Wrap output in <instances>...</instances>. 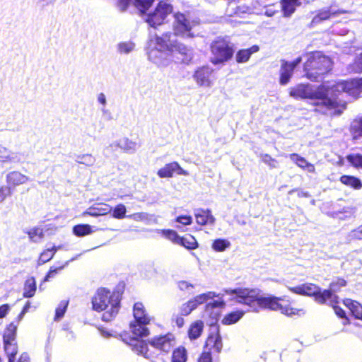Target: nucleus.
Returning <instances> with one entry per match:
<instances>
[{
	"mask_svg": "<svg viewBox=\"0 0 362 362\" xmlns=\"http://www.w3.org/2000/svg\"><path fill=\"white\" fill-rule=\"evenodd\" d=\"M199 24L191 19L188 14L180 11L173 13V33L165 32L161 35H151L146 43V51L148 60L160 67L168 66L175 54L180 56L184 63L193 58L192 49L180 42L177 37L192 38L193 28Z\"/></svg>",
	"mask_w": 362,
	"mask_h": 362,
	"instance_id": "nucleus-1",
	"label": "nucleus"
},
{
	"mask_svg": "<svg viewBox=\"0 0 362 362\" xmlns=\"http://www.w3.org/2000/svg\"><path fill=\"white\" fill-rule=\"evenodd\" d=\"M361 91L362 78L341 81L332 85L323 84L317 88L310 84H298L289 88V95L295 99L315 100L313 104L317 107L316 110L324 112L338 106V94L345 93L357 98Z\"/></svg>",
	"mask_w": 362,
	"mask_h": 362,
	"instance_id": "nucleus-2",
	"label": "nucleus"
},
{
	"mask_svg": "<svg viewBox=\"0 0 362 362\" xmlns=\"http://www.w3.org/2000/svg\"><path fill=\"white\" fill-rule=\"evenodd\" d=\"M225 293L231 296V300L248 305L251 311L258 312L259 308H269L273 310H279L282 314L288 316L302 315L305 313L303 309H296L289 305H282L280 303V301L284 300L282 298L271 296H262L258 290L238 288L226 290Z\"/></svg>",
	"mask_w": 362,
	"mask_h": 362,
	"instance_id": "nucleus-3",
	"label": "nucleus"
},
{
	"mask_svg": "<svg viewBox=\"0 0 362 362\" xmlns=\"http://www.w3.org/2000/svg\"><path fill=\"white\" fill-rule=\"evenodd\" d=\"M92 307L95 311L104 312L102 316L103 321L110 322L119 310V296L105 288H100L92 298Z\"/></svg>",
	"mask_w": 362,
	"mask_h": 362,
	"instance_id": "nucleus-4",
	"label": "nucleus"
},
{
	"mask_svg": "<svg viewBox=\"0 0 362 362\" xmlns=\"http://www.w3.org/2000/svg\"><path fill=\"white\" fill-rule=\"evenodd\" d=\"M147 325L134 321L130 324V329L134 337H129L126 332L120 334V337L124 343L132 346V350L137 354L141 355L145 358L149 357L148 345L145 341L139 339L138 337L148 335L149 331L146 327Z\"/></svg>",
	"mask_w": 362,
	"mask_h": 362,
	"instance_id": "nucleus-5",
	"label": "nucleus"
},
{
	"mask_svg": "<svg viewBox=\"0 0 362 362\" xmlns=\"http://www.w3.org/2000/svg\"><path fill=\"white\" fill-rule=\"evenodd\" d=\"M332 64L331 59L321 52L310 53L307 55V60L304 64L306 77L311 81H317L320 75L331 69Z\"/></svg>",
	"mask_w": 362,
	"mask_h": 362,
	"instance_id": "nucleus-6",
	"label": "nucleus"
},
{
	"mask_svg": "<svg viewBox=\"0 0 362 362\" xmlns=\"http://www.w3.org/2000/svg\"><path fill=\"white\" fill-rule=\"evenodd\" d=\"M288 289L298 295L313 296L315 300L320 304H325L327 300L334 302L337 298V295H332L330 291L323 290L322 291L320 287L310 283L303 284L295 287H288Z\"/></svg>",
	"mask_w": 362,
	"mask_h": 362,
	"instance_id": "nucleus-7",
	"label": "nucleus"
},
{
	"mask_svg": "<svg viewBox=\"0 0 362 362\" xmlns=\"http://www.w3.org/2000/svg\"><path fill=\"white\" fill-rule=\"evenodd\" d=\"M173 12V5L168 0H163L158 3L152 11L145 16V21L150 26L156 28L164 24Z\"/></svg>",
	"mask_w": 362,
	"mask_h": 362,
	"instance_id": "nucleus-8",
	"label": "nucleus"
},
{
	"mask_svg": "<svg viewBox=\"0 0 362 362\" xmlns=\"http://www.w3.org/2000/svg\"><path fill=\"white\" fill-rule=\"evenodd\" d=\"M211 56L210 61L214 65L223 64L233 54V49L224 40L214 41L211 45Z\"/></svg>",
	"mask_w": 362,
	"mask_h": 362,
	"instance_id": "nucleus-9",
	"label": "nucleus"
},
{
	"mask_svg": "<svg viewBox=\"0 0 362 362\" xmlns=\"http://www.w3.org/2000/svg\"><path fill=\"white\" fill-rule=\"evenodd\" d=\"M218 296V295L212 291L197 295L180 307V313L181 315H188L195 310L198 305L206 303L209 300H213L215 297Z\"/></svg>",
	"mask_w": 362,
	"mask_h": 362,
	"instance_id": "nucleus-10",
	"label": "nucleus"
},
{
	"mask_svg": "<svg viewBox=\"0 0 362 362\" xmlns=\"http://www.w3.org/2000/svg\"><path fill=\"white\" fill-rule=\"evenodd\" d=\"M214 71L209 66L199 67L193 74L192 78L197 85L204 88H210L214 86Z\"/></svg>",
	"mask_w": 362,
	"mask_h": 362,
	"instance_id": "nucleus-11",
	"label": "nucleus"
},
{
	"mask_svg": "<svg viewBox=\"0 0 362 362\" xmlns=\"http://www.w3.org/2000/svg\"><path fill=\"white\" fill-rule=\"evenodd\" d=\"M223 348L221 337L218 327H213L206 340L204 351L214 353H220Z\"/></svg>",
	"mask_w": 362,
	"mask_h": 362,
	"instance_id": "nucleus-12",
	"label": "nucleus"
},
{
	"mask_svg": "<svg viewBox=\"0 0 362 362\" xmlns=\"http://www.w3.org/2000/svg\"><path fill=\"white\" fill-rule=\"evenodd\" d=\"M348 11L344 9L336 8L334 6H330L317 11L316 15L312 20L313 24H317L324 21L339 16L341 14L347 13Z\"/></svg>",
	"mask_w": 362,
	"mask_h": 362,
	"instance_id": "nucleus-13",
	"label": "nucleus"
},
{
	"mask_svg": "<svg viewBox=\"0 0 362 362\" xmlns=\"http://www.w3.org/2000/svg\"><path fill=\"white\" fill-rule=\"evenodd\" d=\"M149 343L154 348L164 352L170 351L175 344V337L172 334L155 337Z\"/></svg>",
	"mask_w": 362,
	"mask_h": 362,
	"instance_id": "nucleus-14",
	"label": "nucleus"
},
{
	"mask_svg": "<svg viewBox=\"0 0 362 362\" xmlns=\"http://www.w3.org/2000/svg\"><path fill=\"white\" fill-rule=\"evenodd\" d=\"M29 181L30 177L28 176L18 170L8 172L6 175V182L13 190L16 187L25 185Z\"/></svg>",
	"mask_w": 362,
	"mask_h": 362,
	"instance_id": "nucleus-15",
	"label": "nucleus"
},
{
	"mask_svg": "<svg viewBox=\"0 0 362 362\" xmlns=\"http://www.w3.org/2000/svg\"><path fill=\"white\" fill-rule=\"evenodd\" d=\"M196 223L200 226H214L216 218L210 209H197L194 210Z\"/></svg>",
	"mask_w": 362,
	"mask_h": 362,
	"instance_id": "nucleus-16",
	"label": "nucleus"
},
{
	"mask_svg": "<svg viewBox=\"0 0 362 362\" xmlns=\"http://www.w3.org/2000/svg\"><path fill=\"white\" fill-rule=\"evenodd\" d=\"M21 162L20 154L0 144V163L13 164Z\"/></svg>",
	"mask_w": 362,
	"mask_h": 362,
	"instance_id": "nucleus-17",
	"label": "nucleus"
},
{
	"mask_svg": "<svg viewBox=\"0 0 362 362\" xmlns=\"http://www.w3.org/2000/svg\"><path fill=\"white\" fill-rule=\"evenodd\" d=\"M112 149L120 148L126 153H134L137 148V144L128 138H122L112 142L110 146Z\"/></svg>",
	"mask_w": 362,
	"mask_h": 362,
	"instance_id": "nucleus-18",
	"label": "nucleus"
},
{
	"mask_svg": "<svg viewBox=\"0 0 362 362\" xmlns=\"http://www.w3.org/2000/svg\"><path fill=\"white\" fill-rule=\"evenodd\" d=\"M111 211L112 207L110 205L104 203H98L94 204L93 206L89 207L84 212V214L91 216H98L107 214Z\"/></svg>",
	"mask_w": 362,
	"mask_h": 362,
	"instance_id": "nucleus-19",
	"label": "nucleus"
},
{
	"mask_svg": "<svg viewBox=\"0 0 362 362\" xmlns=\"http://www.w3.org/2000/svg\"><path fill=\"white\" fill-rule=\"evenodd\" d=\"M134 317L135 321L143 324H149L151 318L148 316L141 303H136L134 305Z\"/></svg>",
	"mask_w": 362,
	"mask_h": 362,
	"instance_id": "nucleus-20",
	"label": "nucleus"
},
{
	"mask_svg": "<svg viewBox=\"0 0 362 362\" xmlns=\"http://www.w3.org/2000/svg\"><path fill=\"white\" fill-rule=\"evenodd\" d=\"M293 70L292 66L289 65L288 62L282 61L279 71V83L281 85H286L289 82L293 75Z\"/></svg>",
	"mask_w": 362,
	"mask_h": 362,
	"instance_id": "nucleus-21",
	"label": "nucleus"
},
{
	"mask_svg": "<svg viewBox=\"0 0 362 362\" xmlns=\"http://www.w3.org/2000/svg\"><path fill=\"white\" fill-rule=\"evenodd\" d=\"M289 158L299 168L306 170L309 173H315V168L314 165L308 162L303 157H301L297 153H292L289 155Z\"/></svg>",
	"mask_w": 362,
	"mask_h": 362,
	"instance_id": "nucleus-22",
	"label": "nucleus"
},
{
	"mask_svg": "<svg viewBox=\"0 0 362 362\" xmlns=\"http://www.w3.org/2000/svg\"><path fill=\"white\" fill-rule=\"evenodd\" d=\"M344 304L357 319L362 320V305L349 298L344 300Z\"/></svg>",
	"mask_w": 362,
	"mask_h": 362,
	"instance_id": "nucleus-23",
	"label": "nucleus"
},
{
	"mask_svg": "<svg viewBox=\"0 0 362 362\" xmlns=\"http://www.w3.org/2000/svg\"><path fill=\"white\" fill-rule=\"evenodd\" d=\"M204 329V323L201 320H197L191 324L188 329V336L191 340L199 338Z\"/></svg>",
	"mask_w": 362,
	"mask_h": 362,
	"instance_id": "nucleus-24",
	"label": "nucleus"
},
{
	"mask_svg": "<svg viewBox=\"0 0 362 362\" xmlns=\"http://www.w3.org/2000/svg\"><path fill=\"white\" fill-rule=\"evenodd\" d=\"M17 325L15 324V322H11L5 329L3 340L4 343L6 342H16V330H17Z\"/></svg>",
	"mask_w": 362,
	"mask_h": 362,
	"instance_id": "nucleus-25",
	"label": "nucleus"
},
{
	"mask_svg": "<svg viewBox=\"0 0 362 362\" xmlns=\"http://www.w3.org/2000/svg\"><path fill=\"white\" fill-rule=\"evenodd\" d=\"M4 348L8 362H16V356L18 351L17 341L4 343Z\"/></svg>",
	"mask_w": 362,
	"mask_h": 362,
	"instance_id": "nucleus-26",
	"label": "nucleus"
},
{
	"mask_svg": "<svg viewBox=\"0 0 362 362\" xmlns=\"http://www.w3.org/2000/svg\"><path fill=\"white\" fill-rule=\"evenodd\" d=\"M243 310H236L226 314L221 320L224 325H230L238 322L244 315Z\"/></svg>",
	"mask_w": 362,
	"mask_h": 362,
	"instance_id": "nucleus-27",
	"label": "nucleus"
},
{
	"mask_svg": "<svg viewBox=\"0 0 362 362\" xmlns=\"http://www.w3.org/2000/svg\"><path fill=\"white\" fill-rule=\"evenodd\" d=\"M300 4V0H282L281 6L284 16H290Z\"/></svg>",
	"mask_w": 362,
	"mask_h": 362,
	"instance_id": "nucleus-28",
	"label": "nucleus"
},
{
	"mask_svg": "<svg viewBox=\"0 0 362 362\" xmlns=\"http://www.w3.org/2000/svg\"><path fill=\"white\" fill-rule=\"evenodd\" d=\"M175 168H177V163L172 162L158 170L157 174L160 178L171 177L175 172Z\"/></svg>",
	"mask_w": 362,
	"mask_h": 362,
	"instance_id": "nucleus-29",
	"label": "nucleus"
},
{
	"mask_svg": "<svg viewBox=\"0 0 362 362\" xmlns=\"http://www.w3.org/2000/svg\"><path fill=\"white\" fill-rule=\"evenodd\" d=\"M259 50V47L254 45L250 49L240 50L236 54V61L238 63L246 62L250 57L252 53L257 52Z\"/></svg>",
	"mask_w": 362,
	"mask_h": 362,
	"instance_id": "nucleus-30",
	"label": "nucleus"
},
{
	"mask_svg": "<svg viewBox=\"0 0 362 362\" xmlns=\"http://www.w3.org/2000/svg\"><path fill=\"white\" fill-rule=\"evenodd\" d=\"M36 291V283L33 277H30L25 281L23 288V296L25 298L33 297Z\"/></svg>",
	"mask_w": 362,
	"mask_h": 362,
	"instance_id": "nucleus-31",
	"label": "nucleus"
},
{
	"mask_svg": "<svg viewBox=\"0 0 362 362\" xmlns=\"http://www.w3.org/2000/svg\"><path fill=\"white\" fill-rule=\"evenodd\" d=\"M233 6L234 5L230 6V7H228L227 8L226 12H227L228 15H229V16L237 15V16H241L243 14L250 13L252 10L249 6H247L245 5H240V6H235V7H234Z\"/></svg>",
	"mask_w": 362,
	"mask_h": 362,
	"instance_id": "nucleus-32",
	"label": "nucleus"
},
{
	"mask_svg": "<svg viewBox=\"0 0 362 362\" xmlns=\"http://www.w3.org/2000/svg\"><path fill=\"white\" fill-rule=\"evenodd\" d=\"M351 132L354 139L362 138V116L353 122Z\"/></svg>",
	"mask_w": 362,
	"mask_h": 362,
	"instance_id": "nucleus-33",
	"label": "nucleus"
},
{
	"mask_svg": "<svg viewBox=\"0 0 362 362\" xmlns=\"http://www.w3.org/2000/svg\"><path fill=\"white\" fill-rule=\"evenodd\" d=\"M93 231L88 224H78L73 228V233L78 237H82L92 233Z\"/></svg>",
	"mask_w": 362,
	"mask_h": 362,
	"instance_id": "nucleus-34",
	"label": "nucleus"
},
{
	"mask_svg": "<svg viewBox=\"0 0 362 362\" xmlns=\"http://www.w3.org/2000/svg\"><path fill=\"white\" fill-rule=\"evenodd\" d=\"M57 251L56 246H53L51 248H47L43 251L39 257L38 262L40 264H45L52 259Z\"/></svg>",
	"mask_w": 362,
	"mask_h": 362,
	"instance_id": "nucleus-35",
	"label": "nucleus"
},
{
	"mask_svg": "<svg viewBox=\"0 0 362 362\" xmlns=\"http://www.w3.org/2000/svg\"><path fill=\"white\" fill-rule=\"evenodd\" d=\"M340 181L343 184L351 186L355 189H359L361 187V181L354 176L343 175L341 177Z\"/></svg>",
	"mask_w": 362,
	"mask_h": 362,
	"instance_id": "nucleus-36",
	"label": "nucleus"
},
{
	"mask_svg": "<svg viewBox=\"0 0 362 362\" xmlns=\"http://www.w3.org/2000/svg\"><path fill=\"white\" fill-rule=\"evenodd\" d=\"M339 297L337 296L336 300L334 302H330V300L327 301V304L331 305L336 315L339 316L341 318L344 319L343 324L346 325L349 323V320L346 317L345 312L343 309H341L340 307L337 306V304L338 303Z\"/></svg>",
	"mask_w": 362,
	"mask_h": 362,
	"instance_id": "nucleus-37",
	"label": "nucleus"
},
{
	"mask_svg": "<svg viewBox=\"0 0 362 362\" xmlns=\"http://www.w3.org/2000/svg\"><path fill=\"white\" fill-rule=\"evenodd\" d=\"M117 47L120 54H127L134 49L135 44L132 41H126L119 42Z\"/></svg>",
	"mask_w": 362,
	"mask_h": 362,
	"instance_id": "nucleus-38",
	"label": "nucleus"
},
{
	"mask_svg": "<svg viewBox=\"0 0 362 362\" xmlns=\"http://www.w3.org/2000/svg\"><path fill=\"white\" fill-rule=\"evenodd\" d=\"M162 235L175 244H179L182 241V238L178 235L176 231L173 230H160Z\"/></svg>",
	"mask_w": 362,
	"mask_h": 362,
	"instance_id": "nucleus-39",
	"label": "nucleus"
},
{
	"mask_svg": "<svg viewBox=\"0 0 362 362\" xmlns=\"http://www.w3.org/2000/svg\"><path fill=\"white\" fill-rule=\"evenodd\" d=\"M230 243L226 239L215 240L212 244V248L217 252H223L229 248Z\"/></svg>",
	"mask_w": 362,
	"mask_h": 362,
	"instance_id": "nucleus-40",
	"label": "nucleus"
},
{
	"mask_svg": "<svg viewBox=\"0 0 362 362\" xmlns=\"http://www.w3.org/2000/svg\"><path fill=\"white\" fill-rule=\"evenodd\" d=\"M28 235L31 241L34 243L40 242L44 237L43 230L40 228H33L28 232Z\"/></svg>",
	"mask_w": 362,
	"mask_h": 362,
	"instance_id": "nucleus-41",
	"label": "nucleus"
},
{
	"mask_svg": "<svg viewBox=\"0 0 362 362\" xmlns=\"http://www.w3.org/2000/svg\"><path fill=\"white\" fill-rule=\"evenodd\" d=\"M187 354L183 347L175 349L173 353L172 362H186Z\"/></svg>",
	"mask_w": 362,
	"mask_h": 362,
	"instance_id": "nucleus-42",
	"label": "nucleus"
},
{
	"mask_svg": "<svg viewBox=\"0 0 362 362\" xmlns=\"http://www.w3.org/2000/svg\"><path fill=\"white\" fill-rule=\"evenodd\" d=\"M153 215L148 214L145 212L134 213L127 216V218H132L135 221H141L148 223L151 221Z\"/></svg>",
	"mask_w": 362,
	"mask_h": 362,
	"instance_id": "nucleus-43",
	"label": "nucleus"
},
{
	"mask_svg": "<svg viewBox=\"0 0 362 362\" xmlns=\"http://www.w3.org/2000/svg\"><path fill=\"white\" fill-rule=\"evenodd\" d=\"M153 1L154 0H134V4L141 13H144L151 7Z\"/></svg>",
	"mask_w": 362,
	"mask_h": 362,
	"instance_id": "nucleus-44",
	"label": "nucleus"
},
{
	"mask_svg": "<svg viewBox=\"0 0 362 362\" xmlns=\"http://www.w3.org/2000/svg\"><path fill=\"white\" fill-rule=\"evenodd\" d=\"M68 304H69V301L66 300H62L59 303V304L58 305V306L55 310V316H54L55 321H58L63 317V316L64 315V313L66 310Z\"/></svg>",
	"mask_w": 362,
	"mask_h": 362,
	"instance_id": "nucleus-45",
	"label": "nucleus"
},
{
	"mask_svg": "<svg viewBox=\"0 0 362 362\" xmlns=\"http://www.w3.org/2000/svg\"><path fill=\"white\" fill-rule=\"evenodd\" d=\"M346 285V282L344 279H337L330 284L329 289L326 290L330 291L332 295H336L335 293L339 291L341 288L344 287Z\"/></svg>",
	"mask_w": 362,
	"mask_h": 362,
	"instance_id": "nucleus-46",
	"label": "nucleus"
},
{
	"mask_svg": "<svg viewBox=\"0 0 362 362\" xmlns=\"http://www.w3.org/2000/svg\"><path fill=\"white\" fill-rule=\"evenodd\" d=\"M112 211V217L117 219H122L125 217V214L127 212L126 206L122 204H119L117 205Z\"/></svg>",
	"mask_w": 362,
	"mask_h": 362,
	"instance_id": "nucleus-47",
	"label": "nucleus"
},
{
	"mask_svg": "<svg viewBox=\"0 0 362 362\" xmlns=\"http://www.w3.org/2000/svg\"><path fill=\"white\" fill-rule=\"evenodd\" d=\"M77 161L87 166H92L95 163V158L91 154L87 153L78 156Z\"/></svg>",
	"mask_w": 362,
	"mask_h": 362,
	"instance_id": "nucleus-48",
	"label": "nucleus"
},
{
	"mask_svg": "<svg viewBox=\"0 0 362 362\" xmlns=\"http://www.w3.org/2000/svg\"><path fill=\"white\" fill-rule=\"evenodd\" d=\"M226 303L223 299H218L214 300L213 302L208 303L205 307L206 313H211L214 308H224Z\"/></svg>",
	"mask_w": 362,
	"mask_h": 362,
	"instance_id": "nucleus-49",
	"label": "nucleus"
},
{
	"mask_svg": "<svg viewBox=\"0 0 362 362\" xmlns=\"http://www.w3.org/2000/svg\"><path fill=\"white\" fill-rule=\"evenodd\" d=\"M261 160L271 168H276L279 167V162L269 154H262Z\"/></svg>",
	"mask_w": 362,
	"mask_h": 362,
	"instance_id": "nucleus-50",
	"label": "nucleus"
},
{
	"mask_svg": "<svg viewBox=\"0 0 362 362\" xmlns=\"http://www.w3.org/2000/svg\"><path fill=\"white\" fill-rule=\"evenodd\" d=\"M69 262H65L64 264L56 267H51L49 269V272L46 275L45 278V281H49V279L54 278L57 274H58L61 270H62L67 264Z\"/></svg>",
	"mask_w": 362,
	"mask_h": 362,
	"instance_id": "nucleus-51",
	"label": "nucleus"
},
{
	"mask_svg": "<svg viewBox=\"0 0 362 362\" xmlns=\"http://www.w3.org/2000/svg\"><path fill=\"white\" fill-rule=\"evenodd\" d=\"M182 242L180 245L188 249H194L197 247V243L194 237L189 236V238H182Z\"/></svg>",
	"mask_w": 362,
	"mask_h": 362,
	"instance_id": "nucleus-52",
	"label": "nucleus"
},
{
	"mask_svg": "<svg viewBox=\"0 0 362 362\" xmlns=\"http://www.w3.org/2000/svg\"><path fill=\"white\" fill-rule=\"evenodd\" d=\"M13 190L8 185L0 187V203L3 202L6 197L11 196Z\"/></svg>",
	"mask_w": 362,
	"mask_h": 362,
	"instance_id": "nucleus-53",
	"label": "nucleus"
},
{
	"mask_svg": "<svg viewBox=\"0 0 362 362\" xmlns=\"http://www.w3.org/2000/svg\"><path fill=\"white\" fill-rule=\"evenodd\" d=\"M347 160L353 165L362 168V155L352 154L347 156Z\"/></svg>",
	"mask_w": 362,
	"mask_h": 362,
	"instance_id": "nucleus-54",
	"label": "nucleus"
},
{
	"mask_svg": "<svg viewBox=\"0 0 362 362\" xmlns=\"http://www.w3.org/2000/svg\"><path fill=\"white\" fill-rule=\"evenodd\" d=\"M348 238L349 240H362V226H359L356 229L351 230L349 233Z\"/></svg>",
	"mask_w": 362,
	"mask_h": 362,
	"instance_id": "nucleus-55",
	"label": "nucleus"
},
{
	"mask_svg": "<svg viewBox=\"0 0 362 362\" xmlns=\"http://www.w3.org/2000/svg\"><path fill=\"white\" fill-rule=\"evenodd\" d=\"M176 222L185 226H189L192 223V217L190 216H180L177 217Z\"/></svg>",
	"mask_w": 362,
	"mask_h": 362,
	"instance_id": "nucleus-56",
	"label": "nucleus"
},
{
	"mask_svg": "<svg viewBox=\"0 0 362 362\" xmlns=\"http://www.w3.org/2000/svg\"><path fill=\"white\" fill-rule=\"evenodd\" d=\"M354 66L353 70L355 72H362V52L357 57Z\"/></svg>",
	"mask_w": 362,
	"mask_h": 362,
	"instance_id": "nucleus-57",
	"label": "nucleus"
},
{
	"mask_svg": "<svg viewBox=\"0 0 362 362\" xmlns=\"http://www.w3.org/2000/svg\"><path fill=\"white\" fill-rule=\"evenodd\" d=\"M198 362H211V354L209 351H204L199 358Z\"/></svg>",
	"mask_w": 362,
	"mask_h": 362,
	"instance_id": "nucleus-58",
	"label": "nucleus"
},
{
	"mask_svg": "<svg viewBox=\"0 0 362 362\" xmlns=\"http://www.w3.org/2000/svg\"><path fill=\"white\" fill-rule=\"evenodd\" d=\"M178 288L181 291H187L189 288H192L193 286L186 281H180L177 283Z\"/></svg>",
	"mask_w": 362,
	"mask_h": 362,
	"instance_id": "nucleus-59",
	"label": "nucleus"
},
{
	"mask_svg": "<svg viewBox=\"0 0 362 362\" xmlns=\"http://www.w3.org/2000/svg\"><path fill=\"white\" fill-rule=\"evenodd\" d=\"M183 316L184 315H181L180 313L174 316L173 320H175V324L178 327H182L184 325L185 320Z\"/></svg>",
	"mask_w": 362,
	"mask_h": 362,
	"instance_id": "nucleus-60",
	"label": "nucleus"
},
{
	"mask_svg": "<svg viewBox=\"0 0 362 362\" xmlns=\"http://www.w3.org/2000/svg\"><path fill=\"white\" fill-rule=\"evenodd\" d=\"M10 310V306L8 304H4L0 306V318H4Z\"/></svg>",
	"mask_w": 362,
	"mask_h": 362,
	"instance_id": "nucleus-61",
	"label": "nucleus"
},
{
	"mask_svg": "<svg viewBox=\"0 0 362 362\" xmlns=\"http://www.w3.org/2000/svg\"><path fill=\"white\" fill-rule=\"evenodd\" d=\"M97 99H98V102L103 105L102 107H105V106L107 105V100H106L105 95L103 93H100V94H98Z\"/></svg>",
	"mask_w": 362,
	"mask_h": 362,
	"instance_id": "nucleus-62",
	"label": "nucleus"
},
{
	"mask_svg": "<svg viewBox=\"0 0 362 362\" xmlns=\"http://www.w3.org/2000/svg\"><path fill=\"white\" fill-rule=\"evenodd\" d=\"M295 191L298 192V197H310V194L308 192H305L301 189H291L288 192V194H291Z\"/></svg>",
	"mask_w": 362,
	"mask_h": 362,
	"instance_id": "nucleus-63",
	"label": "nucleus"
},
{
	"mask_svg": "<svg viewBox=\"0 0 362 362\" xmlns=\"http://www.w3.org/2000/svg\"><path fill=\"white\" fill-rule=\"evenodd\" d=\"M29 361V355L27 353L24 352L21 354L18 362H30Z\"/></svg>",
	"mask_w": 362,
	"mask_h": 362,
	"instance_id": "nucleus-64",
	"label": "nucleus"
}]
</instances>
